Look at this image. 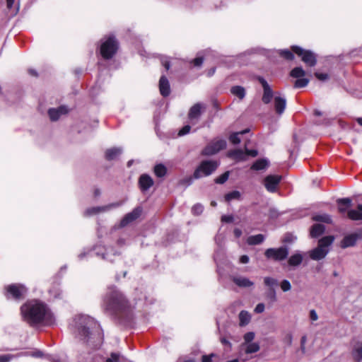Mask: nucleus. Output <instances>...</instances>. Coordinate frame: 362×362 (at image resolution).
<instances>
[{"label":"nucleus","mask_w":362,"mask_h":362,"mask_svg":"<svg viewBox=\"0 0 362 362\" xmlns=\"http://www.w3.org/2000/svg\"><path fill=\"white\" fill-rule=\"evenodd\" d=\"M141 214V209L137 207L134 209L132 212L125 215V216L121 221V226H125L133 221L136 220Z\"/></svg>","instance_id":"nucleus-17"},{"label":"nucleus","mask_w":362,"mask_h":362,"mask_svg":"<svg viewBox=\"0 0 362 362\" xmlns=\"http://www.w3.org/2000/svg\"><path fill=\"white\" fill-rule=\"evenodd\" d=\"M274 106L276 113L279 115H282L286 106V98L280 95H276L274 98Z\"/></svg>","instance_id":"nucleus-16"},{"label":"nucleus","mask_w":362,"mask_h":362,"mask_svg":"<svg viewBox=\"0 0 362 362\" xmlns=\"http://www.w3.org/2000/svg\"><path fill=\"white\" fill-rule=\"evenodd\" d=\"M161 63L165 66L166 70H168L170 69V62L166 57H163L161 59Z\"/></svg>","instance_id":"nucleus-56"},{"label":"nucleus","mask_w":362,"mask_h":362,"mask_svg":"<svg viewBox=\"0 0 362 362\" xmlns=\"http://www.w3.org/2000/svg\"><path fill=\"white\" fill-rule=\"evenodd\" d=\"M245 155H246V158L247 156H252V157H255L257 156V150H248V149H245Z\"/></svg>","instance_id":"nucleus-55"},{"label":"nucleus","mask_w":362,"mask_h":362,"mask_svg":"<svg viewBox=\"0 0 362 362\" xmlns=\"http://www.w3.org/2000/svg\"><path fill=\"white\" fill-rule=\"evenodd\" d=\"M238 317L240 321L239 325L241 327L247 325L250 322L251 320L250 314L245 310H242L239 313Z\"/></svg>","instance_id":"nucleus-27"},{"label":"nucleus","mask_w":362,"mask_h":362,"mask_svg":"<svg viewBox=\"0 0 362 362\" xmlns=\"http://www.w3.org/2000/svg\"><path fill=\"white\" fill-rule=\"evenodd\" d=\"M310 317L313 321H316L318 319V316L315 310H312L310 312Z\"/></svg>","instance_id":"nucleus-59"},{"label":"nucleus","mask_w":362,"mask_h":362,"mask_svg":"<svg viewBox=\"0 0 362 362\" xmlns=\"http://www.w3.org/2000/svg\"><path fill=\"white\" fill-rule=\"evenodd\" d=\"M245 351L246 354H253L257 352L260 347L258 343L254 342V343H249L247 344H245Z\"/></svg>","instance_id":"nucleus-34"},{"label":"nucleus","mask_w":362,"mask_h":362,"mask_svg":"<svg viewBox=\"0 0 362 362\" xmlns=\"http://www.w3.org/2000/svg\"><path fill=\"white\" fill-rule=\"evenodd\" d=\"M233 221V216L231 215H223L221 216V221L226 223H231Z\"/></svg>","instance_id":"nucleus-53"},{"label":"nucleus","mask_w":362,"mask_h":362,"mask_svg":"<svg viewBox=\"0 0 362 362\" xmlns=\"http://www.w3.org/2000/svg\"><path fill=\"white\" fill-rule=\"evenodd\" d=\"M347 216L349 218L353 221L362 220V204H358L356 209L348 211Z\"/></svg>","instance_id":"nucleus-20"},{"label":"nucleus","mask_w":362,"mask_h":362,"mask_svg":"<svg viewBox=\"0 0 362 362\" xmlns=\"http://www.w3.org/2000/svg\"><path fill=\"white\" fill-rule=\"evenodd\" d=\"M228 156L237 160H246L245 152L240 149H235L230 151L228 153Z\"/></svg>","instance_id":"nucleus-29"},{"label":"nucleus","mask_w":362,"mask_h":362,"mask_svg":"<svg viewBox=\"0 0 362 362\" xmlns=\"http://www.w3.org/2000/svg\"><path fill=\"white\" fill-rule=\"evenodd\" d=\"M211 356H206V355H204L202 356V362H211L212 360H211Z\"/></svg>","instance_id":"nucleus-63"},{"label":"nucleus","mask_w":362,"mask_h":362,"mask_svg":"<svg viewBox=\"0 0 362 362\" xmlns=\"http://www.w3.org/2000/svg\"><path fill=\"white\" fill-rule=\"evenodd\" d=\"M240 197V193L238 191H233L229 192L225 195V200L226 202H230L233 199H239Z\"/></svg>","instance_id":"nucleus-38"},{"label":"nucleus","mask_w":362,"mask_h":362,"mask_svg":"<svg viewBox=\"0 0 362 362\" xmlns=\"http://www.w3.org/2000/svg\"><path fill=\"white\" fill-rule=\"evenodd\" d=\"M334 241L333 236H325L318 242V246L310 252V257L313 260H320L325 257L329 252V247Z\"/></svg>","instance_id":"nucleus-4"},{"label":"nucleus","mask_w":362,"mask_h":362,"mask_svg":"<svg viewBox=\"0 0 362 362\" xmlns=\"http://www.w3.org/2000/svg\"><path fill=\"white\" fill-rule=\"evenodd\" d=\"M219 163L216 160H204L197 168L194 173V177L199 179L212 174L218 167Z\"/></svg>","instance_id":"nucleus-6"},{"label":"nucleus","mask_w":362,"mask_h":362,"mask_svg":"<svg viewBox=\"0 0 362 362\" xmlns=\"http://www.w3.org/2000/svg\"><path fill=\"white\" fill-rule=\"evenodd\" d=\"M226 146V142L223 139H218L214 141L209 144L203 150L202 154L204 156H212L221 150L225 148Z\"/></svg>","instance_id":"nucleus-10"},{"label":"nucleus","mask_w":362,"mask_h":362,"mask_svg":"<svg viewBox=\"0 0 362 362\" xmlns=\"http://www.w3.org/2000/svg\"><path fill=\"white\" fill-rule=\"evenodd\" d=\"M118 42L114 36L104 38L100 45V54L105 59H111L117 52Z\"/></svg>","instance_id":"nucleus-5"},{"label":"nucleus","mask_w":362,"mask_h":362,"mask_svg":"<svg viewBox=\"0 0 362 362\" xmlns=\"http://www.w3.org/2000/svg\"><path fill=\"white\" fill-rule=\"evenodd\" d=\"M229 177V172H226L215 179V182L217 184H223L227 181Z\"/></svg>","instance_id":"nucleus-42"},{"label":"nucleus","mask_w":362,"mask_h":362,"mask_svg":"<svg viewBox=\"0 0 362 362\" xmlns=\"http://www.w3.org/2000/svg\"><path fill=\"white\" fill-rule=\"evenodd\" d=\"M292 51L297 55L301 57L302 61L309 66H314L317 60L315 54L310 50H305L303 48L294 45L291 47Z\"/></svg>","instance_id":"nucleus-8"},{"label":"nucleus","mask_w":362,"mask_h":362,"mask_svg":"<svg viewBox=\"0 0 362 362\" xmlns=\"http://www.w3.org/2000/svg\"><path fill=\"white\" fill-rule=\"evenodd\" d=\"M290 75L293 78H299L305 75V71L302 67H296L291 70Z\"/></svg>","instance_id":"nucleus-36"},{"label":"nucleus","mask_w":362,"mask_h":362,"mask_svg":"<svg viewBox=\"0 0 362 362\" xmlns=\"http://www.w3.org/2000/svg\"><path fill=\"white\" fill-rule=\"evenodd\" d=\"M167 169L163 164H158L154 167V173L158 177H163L165 175Z\"/></svg>","instance_id":"nucleus-35"},{"label":"nucleus","mask_w":362,"mask_h":362,"mask_svg":"<svg viewBox=\"0 0 362 362\" xmlns=\"http://www.w3.org/2000/svg\"><path fill=\"white\" fill-rule=\"evenodd\" d=\"M105 310L115 313L129 311L130 306L125 296L115 287H110L103 299Z\"/></svg>","instance_id":"nucleus-2"},{"label":"nucleus","mask_w":362,"mask_h":362,"mask_svg":"<svg viewBox=\"0 0 362 362\" xmlns=\"http://www.w3.org/2000/svg\"><path fill=\"white\" fill-rule=\"evenodd\" d=\"M43 353L40 351H33L31 356L36 358H41L43 356Z\"/></svg>","instance_id":"nucleus-61"},{"label":"nucleus","mask_w":362,"mask_h":362,"mask_svg":"<svg viewBox=\"0 0 362 362\" xmlns=\"http://www.w3.org/2000/svg\"><path fill=\"white\" fill-rule=\"evenodd\" d=\"M258 80L259 83H261L262 88H263V95L262 98V100L263 103L264 104H269L272 101L273 97H274V92L269 85V83L267 82V81L262 78L259 77Z\"/></svg>","instance_id":"nucleus-12"},{"label":"nucleus","mask_w":362,"mask_h":362,"mask_svg":"<svg viewBox=\"0 0 362 362\" xmlns=\"http://www.w3.org/2000/svg\"><path fill=\"white\" fill-rule=\"evenodd\" d=\"M248 131H249L248 129H245L243 132L233 133V134H231L230 136V138H229L230 141L231 143H233V144H238L240 142V139L239 136L240 134H243L247 132Z\"/></svg>","instance_id":"nucleus-37"},{"label":"nucleus","mask_w":362,"mask_h":362,"mask_svg":"<svg viewBox=\"0 0 362 362\" xmlns=\"http://www.w3.org/2000/svg\"><path fill=\"white\" fill-rule=\"evenodd\" d=\"M203 61L204 59L202 57H197L193 60V63L195 66H199L202 64Z\"/></svg>","instance_id":"nucleus-58"},{"label":"nucleus","mask_w":362,"mask_h":362,"mask_svg":"<svg viewBox=\"0 0 362 362\" xmlns=\"http://www.w3.org/2000/svg\"><path fill=\"white\" fill-rule=\"evenodd\" d=\"M153 179L147 174H143L139 180V185L141 191L145 192L150 189L153 185Z\"/></svg>","instance_id":"nucleus-18"},{"label":"nucleus","mask_w":362,"mask_h":362,"mask_svg":"<svg viewBox=\"0 0 362 362\" xmlns=\"http://www.w3.org/2000/svg\"><path fill=\"white\" fill-rule=\"evenodd\" d=\"M191 127L189 125L184 126L178 132V136H182L189 133Z\"/></svg>","instance_id":"nucleus-49"},{"label":"nucleus","mask_w":362,"mask_h":362,"mask_svg":"<svg viewBox=\"0 0 362 362\" xmlns=\"http://www.w3.org/2000/svg\"><path fill=\"white\" fill-rule=\"evenodd\" d=\"M230 91L232 94L237 96L240 100L243 99L245 96V90L243 87L240 86H233L231 88Z\"/></svg>","instance_id":"nucleus-31"},{"label":"nucleus","mask_w":362,"mask_h":362,"mask_svg":"<svg viewBox=\"0 0 362 362\" xmlns=\"http://www.w3.org/2000/svg\"><path fill=\"white\" fill-rule=\"evenodd\" d=\"M204 206L201 204H196L192 208V212L194 215H199L203 212Z\"/></svg>","instance_id":"nucleus-45"},{"label":"nucleus","mask_w":362,"mask_h":362,"mask_svg":"<svg viewBox=\"0 0 362 362\" xmlns=\"http://www.w3.org/2000/svg\"><path fill=\"white\" fill-rule=\"evenodd\" d=\"M313 220L317 222H323L327 223H332V218L329 214H317L313 216Z\"/></svg>","instance_id":"nucleus-33"},{"label":"nucleus","mask_w":362,"mask_h":362,"mask_svg":"<svg viewBox=\"0 0 362 362\" xmlns=\"http://www.w3.org/2000/svg\"><path fill=\"white\" fill-rule=\"evenodd\" d=\"M267 297L269 298L272 302L276 300V291L274 288H270L269 292L267 293Z\"/></svg>","instance_id":"nucleus-50"},{"label":"nucleus","mask_w":362,"mask_h":362,"mask_svg":"<svg viewBox=\"0 0 362 362\" xmlns=\"http://www.w3.org/2000/svg\"><path fill=\"white\" fill-rule=\"evenodd\" d=\"M159 90L160 94L166 97L170 95V88L168 78L165 76H162L159 81Z\"/></svg>","instance_id":"nucleus-19"},{"label":"nucleus","mask_w":362,"mask_h":362,"mask_svg":"<svg viewBox=\"0 0 362 362\" xmlns=\"http://www.w3.org/2000/svg\"><path fill=\"white\" fill-rule=\"evenodd\" d=\"M315 75L318 80L322 81H326L329 78L328 74L325 73H315Z\"/></svg>","instance_id":"nucleus-51"},{"label":"nucleus","mask_w":362,"mask_h":362,"mask_svg":"<svg viewBox=\"0 0 362 362\" xmlns=\"http://www.w3.org/2000/svg\"><path fill=\"white\" fill-rule=\"evenodd\" d=\"M281 177L279 175H269L264 180V185L267 190L270 192H274L279 185Z\"/></svg>","instance_id":"nucleus-14"},{"label":"nucleus","mask_w":362,"mask_h":362,"mask_svg":"<svg viewBox=\"0 0 362 362\" xmlns=\"http://www.w3.org/2000/svg\"><path fill=\"white\" fill-rule=\"evenodd\" d=\"M293 336L291 333H286L283 338V342L290 346L292 344Z\"/></svg>","instance_id":"nucleus-48"},{"label":"nucleus","mask_w":362,"mask_h":362,"mask_svg":"<svg viewBox=\"0 0 362 362\" xmlns=\"http://www.w3.org/2000/svg\"><path fill=\"white\" fill-rule=\"evenodd\" d=\"M264 255L268 259L282 261L288 255V250L286 247L279 248H269L266 250Z\"/></svg>","instance_id":"nucleus-9"},{"label":"nucleus","mask_w":362,"mask_h":362,"mask_svg":"<svg viewBox=\"0 0 362 362\" xmlns=\"http://www.w3.org/2000/svg\"><path fill=\"white\" fill-rule=\"evenodd\" d=\"M11 358V356L8 354L1 355L0 356V362H9Z\"/></svg>","instance_id":"nucleus-57"},{"label":"nucleus","mask_w":362,"mask_h":362,"mask_svg":"<svg viewBox=\"0 0 362 362\" xmlns=\"http://www.w3.org/2000/svg\"><path fill=\"white\" fill-rule=\"evenodd\" d=\"M122 204V202L112 203L103 206H94L87 209L84 214L85 216H90L100 213L108 211L112 209L120 206Z\"/></svg>","instance_id":"nucleus-11"},{"label":"nucleus","mask_w":362,"mask_h":362,"mask_svg":"<svg viewBox=\"0 0 362 362\" xmlns=\"http://www.w3.org/2000/svg\"><path fill=\"white\" fill-rule=\"evenodd\" d=\"M240 262L242 264H247L249 262V257L247 255H242L240 257Z\"/></svg>","instance_id":"nucleus-60"},{"label":"nucleus","mask_w":362,"mask_h":362,"mask_svg":"<svg viewBox=\"0 0 362 362\" xmlns=\"http://www.w3.org/2000/svg\"><path fill=\"white\" fill-rule=\"evenodd\" d=\"M338 210L341 214L345 213L351 206V199L350 198L339 199L337 201Z\"/></svg>","instance_id":"nucleus-22"},{"label":"nucleus","mask_w":362,"mask_h":362,"mask_svg":"<svg viewBox=\"0 0 362 362\" xmlns=\"http://www.w3.org/2000/svg\"><path fill=\"white\" fill-rule=\"evenodd\" d=\"M358 236L356 234H351L344 238L341 241L343 248L354 246L357 240Z\"/></svg>","instance_id":"nucleus-25"},{"label":"nucleus","mask_w":362,"mask_h":362,"mask_svg":"<svg viewBox=\"0 0 362 362\" xmlns=\"http://www.w3.org/2000/svg\"><path fill=\"white\" fill-rule=\"evenodd\" d=\"M264 282L266 286L269 287L276 286L278 284L277 280L272 277H265L264 279Z\"/></svg>","instance_id":"nucleus-46"},{"label":"nucleus","mask_w":362,"mask_h":362,"mask_svg":"<svg viewBox=\"0 0 362 362\" xmlns=\"http://www.w3.org/2000/svg\"><path fill=\"white\" fill-rule=\"evenodd\" d=\"M269 165L268 160L265 158L259 159L256 160L251 167V169L255 170H260L267 168Z\"/></svg>","instance_id":"nucleus-28"},{"label":"nucleus","mask_w":362,"mask_h":362,"mask_svg":"<svg viewBox=\"0 0 362 362\" xmlns=\"http://www.w3.org/2000/svg\"><path fill=\"white\" fill-rule=\"evenodd\" d=\"M26 292L27 289L23 285L17 284L7 285L4 288V294L7 299L12 298L20 300L24 297Z\"/></svg>","instance_id":"nucleus-7"},{"label":"nucleus","mask_w":362,"mask_h":362,"mask_svg":"<svg viewBox=\"0 0 362 362\" xmlns=\"http://www.w3.org/2000/svg\"><path fill=\"white\" fill-rule=\"evenodd\" d=\"M325 230V227L322 224H314L310 229V235L312 238H317L322 235Z\"/></svg>","instance_id":"nucleus-26"},{"label":"nucleus","mask_w":362,"mask_h":362,"mask_svg":"<svg viewBox=\"0 0 362 362\" xmlns=\"http://www.w3.org/2000/svg\"><path fill=\"white\" fill-rule=\"evenodd\" d=\"M307 341L306 336H303L300 339V350L303 354L305 353V343Z\"/></svg>","instance_id":"nucleus-52"},{"label":"nucleus","mask_w":362,"mask_h":362,"mask_svg":"<svg viewBox=\"0 0 362 362\" xmlns=\"http://www.w3.org/2000/svg\"><path fill=\"white\" fill-rule=\"evenodd\" d=\"M353 359L356 362L362 361V342H357L351 351Z\"/></svg>","instance_id":"nucleus-21"},{"label":"nucleus","mask_w":362,"mask_h":362,"mask_svg":"<svg viewBox=\"0 0 362 362\" xmlns=\"http://www.w3.org/2000/svg\"><path fill=\"white\" fill-rule=\"evenodd\" d=\"M302 261L303 255L300 253H296L289 257L288 263L290 266L296 267L300 265Z\"/></svg>","instance_id":"nucleus-30"},{"label":"nucleus","mask_w":362,"mask_h":362,"mask_svg":"<svg viewBox=\"0 0 362 362\" xmlns=\"http://www.w3.org/2000/svg\"><path fill=\"white\" fill-rule=\"evenodd\" d=\"M122 152L121 148L114 147L107 149L105 151V158L112 160L117 158Z\"/></svg>","instance_id":"nucleus-23"},{"label":"nucleus","mask_w":362,"mask_h":362,"mask_svg":"<svg viewBox=\"0 0 362 362\" xmlns=\"http://www.w3.org/2000/svg\"><path fill=\"white\" fill-rule=\"evenodd\" d=\"M221 342L223 345L228 346L229 347L231 346V343L224 337L221 338Z\"/></svg>","instance_id":"nucleus-62"},{"label":"nucleus","mask_w":362,"mask_h":362,"mask_svg":"<svg viewBox=\"0 0 362 362\" xmlns=\"http://www.w3.org/2000/svg\"><path fill=\"white\" fill-rule=\"evenodd\" d=\"M206 108L204 104L200 103L194 104L189 110L188 118L192 124H195L199 120L203 110Z\"/></svg>","instance_id":"nucleus-13"},{"label":"nucleus","mask_w":362,"mask_h":362,"mask_svg":"<svg viewBox=\"0 0 362 362\" xmlns=\"http://www.w3.org/2000/svg\"><path fill=\"white\" fill-rule=\"evenodd\" d=\"M124 357L118 353H111L110 356L106 359L105 362H121Z\"/></svg>","instance_id":"nucleus-39"},{"label":"nucleus","mask_w":362,"mask_h":362,"mask_svg":"<svg viewBox=\"0 0 362 362\" xmlns=\"http://www.w3.org/2000/svg\"><path fill=\"white\" fill-rule=\"evenodd\" d=\"M21 312L25 321L30 324H36L43 320L45 315V308L42 302L30 300L21 306Z\"/></svg>","instance_id":"nucleus-3"},{"label":"nucleus","mask_w":362,"mask_h":362,"mask_svg":"<svg viewBox=\"0 0 362 362\" xmlns=\"http://www.w3.org/2000/svg\"><path fill=\"white\" fill-rule=\"evenodd\" d=\"M279 54L288 60H292L294 58L293 54L288 49L280 50Z\"/></svg>","instance_id":"nucleus-43"},{"label":"nucleus","mask_w":362,"mask_h":362,"mask_svg":"<svg viewBox=\"0 0 362 362\" xmlns=\"http://www.w3.org/2000/svg\"><path fill=\"white\" fill-rule=\"evenodd\" d=\"M265 306L263 303H258L255 308V312L257 313H262L264 312Z\"/></svg>","instance_id":"nucleus-54"},{"label":"nucleus","mask_w":362,"mask_h":362,"mask_svg":"<svg viewBox=\"0 0 362 362\" xmlns=\"http://www.w3.org/2000/svg\"><path fill=\"white\" fill-rule=\"evenodd\" d=\"M280 286H281V288L284 292L288 291L291 288V285L290 282L288 280H286V279L283 280L281 282Z\"/></svg>","instance_id":"nucleus-47"},{"label":"nucleus","mask_w":362,"mask_h":362,"mask_svg":"<svg viewBox=\"0 0 362 362\" xmlns=\"http://www.w3.org/2000/svg\"><path fill=\"white\" fill-rule=\"evenodd\" d=\"M55 323V317L52 313H51L47 308V326H51L54 325Z\"/></svg>","instance_id":"nucleus-44"},{"label":"nucleus","mask_w":362,"mask_h":362,"mask_svg":"<svg viewBox=\"0 0 362 362\" xmlns=\"http://www.w3.org/2000/svg\"><path fill=\"white\" fill-rule=\"evenodd\" d=\"M233 281L239 287H250L254 284L249 279L243 276L234 277Z\"/></svg>","instance_id":"nucleus-24"},{"label":"nucleus","mask_w":362,"mask_h":362,"mask_svg":"<svg viewBox=\"0 0 362 362\" xmlns=\"http://www.w3.org/2000/svg\"><path fill=\"white\" fill-rule=\"evenodd\" d=\"M70 329L77 338L90 345L96 346L102 341L100 325L88 315H76L70 324Z\"/></svg>","instance_id":"nucleus-1"},{"label":"nucleus","mask_w":362,"mask_h":362,"mask_svg":"<svg viewBox=\"0 0 362 362\" xmlns=\"http://www.w3.org/2000/svg\"><path fill=\"white\" fill-rule=\"evenodd\" d=\"M309 83V80L307 78H298L294 84V87L296 88L305 87Z\"/></svg>","instance_id":"nucleus-41"},{"label":"nucleus","mask_w":362,"mask_h":362,"mask_svg":"<svg viewBox=\"0 0 362 362\" xmlns=\"http://www.w3.org/2000/svg\"><path fill=\"white\" fill-rule=\"evenodd\" d=\"M264 240V237L262 234H258L255 235H251L247 238V243L249 245H258L262 243Z\"/></svg>","instance_id":"nucleus-32"},{"label":"nucleus","mask_w":362,"mask_h":362,"mask_svg":"<svg viewBox=\"0 0 362 362\" xmlns=\"http://www.w3.org/2000/svg\"><path fill=\"white\" fill-rule=\"evenodd\" d=\"M6 1L7 8L8 9H11L13 6L15 0H6Z\"/></svg>","instance_id":"nucleus-64"},{"label":"nucleus","mask_w":362,"mask_h":362,"mask_svg":"<svg viewBox=\"0 0 362 362\" xmlns=\"http://www.w3.org/2000/svg\"><path fill=\"white\" fill-rule=\"evenodd\" d=\"M69 112L66 106H60L58 108H52L48 111L49 118L52 121L58 120L61 116L66 115Z\"/></svg>","instance_id":"nucleus-15"},{"label":"nucleus","mask_w":362,"mask_h":362,"mask_svg":"<svg viewBox=\"0 0 362 362\" xmlns=\"http://www.w3.org/2000/svg\"><path fill=\"white\" fill-rule=\"evenodd\" d=\"M255 333L253 332H249L245 334L243 339H244V344H242V346H245V344L252 343V340L255 339Z\"/></svg>","instance_id":"nucleus-40"}]
</instances>
